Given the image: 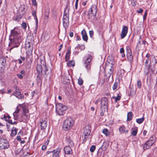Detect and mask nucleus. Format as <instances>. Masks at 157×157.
Segmentation results:
<instances>
[{"instance_id": "13d9d810", "label": "nucleus", "mask_w": 157, "mask_h": 157, "mask_svg": "<svg viewBox=\"0 0 157 157\" xmlns=\"http://www.w3.org/2000/svg\"><path fill=\"white\" fill-rule=\"evenodd\" d=\"M36 91L34 90L33 92H32V97H33L35 94H36Z\"/></svg>"}, {"instance_id": "a19ab883", "label": "nucleus", "mask_w": 157, "mask_h": 157, "mask_svg": "<svg viewBox=\"0 0 157 157\" xmlns=\"http://www.w3.org/2000/svg\"><path fill=\"white\" fill-rule=\"evenodd\" d=\"M21 26L23 29H25L27 27L26 23L25 22H23Z\"/></svg>"}, {"instance_id": "2f4dec72", "label": "nucleus", "mask_w": 157, "mask_h": 157, "mask_svg": "<svg viewBox=\"0 0 157 157\" xmlns=\"http://www.w3.org/2000/svg\"><path fill=\"white\" fill-rule=\"evenodd\" d=\"M119 131L121 133H127L128 132V130H125V128H119Z\"/></svg>"}, {"instance_id": "1a4fd4ad", "label": "nucleus", "mask_w": 157, "mask_h": 157, "mask_svg": "<svg viewBox=\"0 0 157 157\" xmlns=\"http://www.w3.org/2000/svg\"><path fill=\"white\" fill-rule=\"evenodd\" d=\"M36 69L37 71L36 79L38 82H39L41 81V78L42 76V67L41 65H38Z\"/></svg>"}, {"instance_id": "aec40b11", "label": "nucleus", "mask_w": 157, "mask_h": 157, "mask_svg": "<svg viewBox=\"0 0 157 157\" xmlns=\"http://www.w3.org/2000/svg\"><path fill=\"white\" fill-rule=\"evenodd\" d=\"M81 34L83 40L84 41L87 42L88 40V36L85 30H82L81 32Z\"/></svg>"}, {"instance_id": "2eb2a0df", "label": "nucleus", "mask_w": 157, "mask_h": 157, "mask_svg": "<svg viewBox=\"0 0 157 157\" xmlns=\"http://www.w3.org/2000/svg\"><path fill=\"white\" fill-rule=\"evenodd\" d=\"M128 30V28L127 27L124 26L123 27L121 33V36L122 39H123L126 36Z\"/></svg>"}, {"instance_id": "37998d69", "label": "nucleus", "mask_w": 157, "mask_h": 157, "mask_svg": "<svg viewBox=\"0 0 157 157\" xmlns=\"http://www.w3.org/2000/svg\"><path fill=\"white\" fill-rule=\"evenodd\" d=\"M78 0H76V2L75 3V7L76 10H77L78 8Z\"/></svg>"}, {"instance_id": "6e6d98bb", "label": "nucleus", "mask_w": 157, "mask_h": 157, "mask_svg": "<svg viewBox=\"0 0 157 157\" xmlns=\"http://www.w3.org/2000/svg\"><path fill=\"white\" fill-rule=\"evenodd\" d=\"M16 139L17 140L19 141H21V138L20 136H17L16 137Z\"/></svg>"}, {"instance_id": "338daca9", "label": "nucleus", "mask_w": 157, "mask_h": 157, "mask_svg": "<svg viewBox=\"0 0 157 157\" xmlns=\"http://www.w3.org/2000/svg\"><path fill=\"white\" fill-rule=\"evenodd\" d=\"M62 47H63V44H61L60 46V48H59V49L58 50V51H60L61 50V49L62 48Z\"/></svg>"}, {"instance_id": "e433bc0d", "label": "nucleus", "mask_w": 157, "mask_h": 157, "mask_svg": "<svg viewBox=\"0 0 157 157\" xmlns=\"http://www.w3.org/2000/svg\"><path fill=\"white\" fill-rule=\"evenodd\" d=\"M137 129H136L135 130H133L132 132V134L133 136H136L137 133Z\"/></svg>"}, {"instance_id": "20e7f679", "label": "nucleus", "mask_w": 157, "mask_h": 157, "mask_svg": "<svg viewBox=\"0 0 157 157\" xmlns=\"http://www.w3.org/2000/svg\"><path fill=\"white\" fill-rule=\"evenodd\" d=\"M92 59L91 56L89 55L85 56L83 58V63L85 68L87 70H89L90 68V63Z\"/></svg>"}, {"instance_id": "f257e3e1", "label": "nucleus", "mask_w": 157, "mask_h": 157, "mask_svg": "<svg viewBox=\"0 0 157 157\" xmlns=\"http://www.w3.org/2000/svg\"><path fill=\"white\" fill-rule=\"evenodd\" d=\"M97 12L96 6L95 5H93L89 9L88 13V18L91 21L96 20Z\"/></svg>"}, {"instance_id": "4468645a", "label": "nucleus", "mask_w": 157, "mask_h": 157, "mask_svg": "<svg viewBox=\"0 0 157 157\" xmlns=\"http://www.w3.org/2000/svg\"><path fill=\"white\" fill-rule=\"evenodd\" d=\"M15 90L13 92V95L19 99H22L23 98L24 96L21 94L19 89L17 86L15 87Z\"/></svg>"}, {"instance_id": "c9c22d12", "label": "nucleus", "mask_w": 157, "mask_h": 157, "mask_svg": "<svg viewBox=\"0 0 157 157\" xmlns=\"http://www.w3.org/2000/svg\"><path fill=\"white\" fill-rule=\"evenodd\" d=\"M137 85L138 88H140L142 86L140 80H138L137 82Z\"/></svg>"}, {"instance_id": "864d4df0", "label": "nucleus", "mask_w": 157, "mask_h": 157, "mask_svg": "<svg viewBox=\"0 0 157 157\" xmlns=\"http://www.w3.org/2000/svg\"><path fill=\"white\" fill-rule=\"evenodd\" d=\"M120 52L121 54L124 53V50L123 48H121L120 50Z\"/></svg>"}, {"instance_id": "393cba45", "label": "nucleus", "mask_w": 157, "mask_h": 157, "mask_svg": "<svg viewBox=\"0 0 157 157\" xmlns=\"http://www.w3.org/2000/svg\"><path fill=\"white\" fill-rule=\"evenodd\" d=\"M71 50H68L67 51L66 53L65 56V60L66 61H67L69 59V57L70 55Z\"/></svg>"}, {"instance_id": "c85d7f7f", "label": "nucleus", "mask_w": 157, "mask_h": 157, "mask_svg": "<svg viewBox=\"0 0 157 157\" xmlns=\"http://www.w3.org/2000/svg\"><path fill=\"white\" fill-rule=\"evenodd\" d=\"M17 130H16V128H15L14 129L13 128L11 130V133L10 134V136H11L13 137L17 133Z\"/></svg>"}, {"instance_id": "9b49d317", "label": "nucleus", "mask_w": 157, "mask_h": 157, "mask_svg": "<svg viewBox=\"0 0 157 157\" xmlns=\"http://www.w3.org/2000/svg\"><path fill=\"white\" fill-rule=\"evenodd\" d=\"M33 37L31 36H27L25 42L26 48H30V49H32V48H31L33 46Z\"/></svg>"}, {"instance_id": "603ef678", "label": "nucleus", "mask_w": 157, "mask_h": 157, "mask_svg": "<svg viewBox=\"0 0 157 157\" xmlns=\"http://www.w3.org/2000/svg\"><path fill=\"white\" fill-rule=\"evenodd\" d=\"M143 11L142 9L141 8H140L139 10H137V12L139 13H141Z\"/></svg>"}, {"instance_id": "3c124183", "label": "nucleus", "mask_w": 157, "mask_h": 157, "mask_svg": "<svg viewBox=\"0 0 157 157\" xmlns=\"http://www.w3.org/2000/svg\"><path fill=\"white\" fill-rule=\"evenodd\" d=\"M148 140L149 141L151 142V141H152L153 142V143H154L155 142V141L153 140V136L151 137L150 139Z\"/></svg>"}, {"instance_id": "4d7b16f0", "label": "nucleus", "mask_w": 157, "mask_h": 157, "mask_svg": "<svg viewBox=\"0 0 157 157\" xmlns=\"http://www.w3.org/2000/svg\"><path fill=\"white\" fill-rule=\"evenodd\" d=\"M43 66L45 68V69H46V71H48V70L47 69V68H46V66L45 65V62L44 61H43Z\"/></svg>"}, {"instance_id": "0eeeda50", "label": "nucleus", "mask_w": 157, "mask_h": 157, "mask_svg": "<svg viewBox=\"0 0 157 157\" xmlns=\"http://www.w3.org/2000/svg\"><path fill=\"white\" fill-rule=\"evenodd\" d=\"M69 14L65 12L64 13L63 19V25L65 29L67 28L69 24Z\"/></svg>"}, {"instance_id": "f704fd0d", "label": "nucleus", "mask_w": 157, "mask_h": 157, "mask_svg": "<svg viewBox=\"0 0 157 157\" xmlns=\"http://www.w3.org/2000/svg\"><path fill=\"white\" fill-rule=\"evenodd\" d=\"M13 113V116L14 119L15 120L18 119L20 116L18 115V113Z\"/></svg>"}, {"instance_id": "a18cd8bd", "label": "nucleus", "mask_w": 157, "mask_h": 157, "mask_svg": "<svg viewBox=\"0 0 157 157\" xmlns=\"http://www.w3.org/2000/svg\"><path fill=\"white\" fill-rule=\"evenodd\" d=\"M10 116H8V117H7L5 115H4L3 117V119H5L6 121H7L8 120H9V119L10 118Z\"/></svg>"}, {"instance_id": "c03bdc74", "label": "nucleus", "mask_w": 157, "mask_h": 157, "mask_svg": "<svg viewBox=\"0 0 157 157\" xmlns=\"http://www.w3.org/2000/svg\"><path fill=\"white\" fill-rule=\"evenodd\" d=\"M47 146L48 145H47V144H45L43 145L42 147V148H41L43 150H44L45 149L47 148Z\"/></svg>"}, {"instance_id": "8fccbe9b", "label": "nucleus", "mask_w": 157, "mask_h": 157, "mask_svg": "<svg viewBox=\"0 0 157 157\" xmlns=\"http://www.w3.org/2000/svg\"><path fill=\"white\" fill-rule=\"evenodd\" d=\"M32 3L33 5L34 6H36L37 3L36 0H32Z\"/></svg>"}, {"instance_id": "ea45409f", "label": "nucleus", "mask_w": 157, "mask_h": 157, "mask_svg": "<svg viewBox=\"0 0 157 157\" xmlns=\"http://www.w3.org/2000/svg\"><path fill=\"white\" fill-rule=\"evenodd\" d=\"M121 97L119 95H118L117 97H116L115 102H117L118 101L120 100Z\"/></svg>"}, {"instance_id": "9d476101", "label": "nucleus", "mask_w": 157, "mask_h": 157, "mask_svg": "<svg viewBox=\"0 0 157 157\" xmlns=\"http://www.w3.org/2000/svg\"><path fill=\"white\" fill-rule=\"evenodd\" d=\"M106 68L107 71H106L105 75L107 78H109L113 73V65L111 64L109 66H106Z\"/></svg>"}, {"instance_id": "79ce46f5", "label": "nucleus", "mask_w": 157, "mask_h": 157, "mask_svg": "<svg viewBox=\"0 0 157 157\" xmlns=\"http://www.w3.org/2000/svg\"><path fill=\"white\" fill-rule=\"evenodd\" d=\"M89 34L90 36L92 38L94 35V32L92 30H90L89 31Z\"/></svg>"}, {"instance_id": "a211bd4d", "label": "nucleus", "mask_w": 157, "mask_h": 157, "mask_svg": "<svg viewBox=\"0 0 157 157\" xmlns=\"http://www.w3.org/2000/svg\"><path fill=\"white\" fill-rule=\"evenodd\" d=\"M153 144L154 143H153V142L152 141L151 142L148 140L144 144V146L143 148L144 150H145L149 149Z\"/></svg>"}, {"instance_id": "39448f33", "label": "nucleus", "mask_w": 157, "mask_h": 157, "mask_svg": "<svg viewBox=\"0 0 157 157\" xmlns=\"http://www.w3.org/2000/svg\"><path fill=\"white\" fill-rule=\"evenodd\" d=\"M10 147L9 144L5 139L0 137V149H6Z\"/></svg>"}, {"instance_id": "0e129e2a", "label": "nucleus", "mask_w": 157, "mask_h": 157, "mask_svg": "<svg viewBox=\"0 0 157 157\" xmlns=\"http://www.w3.org/2000/svg\"><path fill=\"white\" fill-rule=\"evenodd\" d=\"M69 36L70 37H72L73 36V33L72 32H70L69 33Z\"/></svg>"}, {"instance_id": "423d86ee", "label": "nucleus", "mask_w": 157, "mask_h": 157, "mask_svg": "<svg viewBox=\"0 0 157 157\" xmlns=\"http://www.w3.org/2000/svg\"><path fill=\"white\" fill-rule=\"evenodd\" d=\"M74 124V121L71 118H68L64 122L63 128H71L72 127Z\"/></svg>"}, {"instance_id": "7c9ffc66", "label": "nucleus", "mask_w": 157, "mask_h": 157, "mask_svg": "<svg viewBox=\"0 0 157 157\" xmlns=\"http://www.w3.org/2000/svg\"><path fill=\"white\" fill-rule=\"evenodd\" d=\"M144 120V117L141 118H138L136 119V122L138 124H141L142 123Z\"/></svg>"}, {"instance_id": "6e6552de", "label": "nucleus", "mask_w": 157, "mask_h": 157, "mask_svg": "<svg viewBox=\"0 0 157 157\" xmlns=\"http://www.w3.org/2000/svg\"><path fill=\"white\" fill-rule=\"evenodd\" d=\"M101 109L104 110V111H107L108 109V100L105 97L103 98L101 102Z\"/></svg>"}, {"instance_id": "cd10ccee", "label": "nucleus", "mask_w": 157, "mask_h": 157, "mask_svg": "<svg viewBox=\"0 0 157 157\" xmlns=\"http://www.w3.org/2000/svg\"><path fill=\"white\" fill-rule=\"evenodd\" d=\"M103 133L106 136H108L109 135L110 132L108 129L105 128L103 129Z\"/></svg>"}, {"instance_id": "bb28decb", "label": "nucleus", "mask_w": 157, "mask_h": 157, "mask_svg": "<svg viewBox=\"0 0 157 157\" xmlns=\"http://www.w3.org/2000/svg\"><path fill=\"white\" fill-rule=\"evenodd\" d=\"M22 119H21L22 121H27L29 118V116L28 115L23 114L22 116H21Z\"/></svg>"}, {"instance_id": "774afa93", "label": "nucleus", "mask_w": 157, "mask_h": 157, "mask_svg": "<svg viewBox=\"0 0 157 157\" xmlns=\"http://www.w3.org/2000/svg\"><path fill=\"white\" fill-rule=\"evenodd\" d=\"M147 131L145 130H144L143 132V134L144 136H145L146 134Z\"/></svg>"}, {"instance_id": "f3484780", "label": "nucleus", "mask_w": 157, "mask_h": 157, "mask_svg": "<svg viewBox=\"0 0 157 157\" xmlns=\"http://www.w3.org/2000/svg\"><path fill=\"white\" fill-rule=\"evenodd\" d=\"M17 30V29L15 28L11 30L10 36L12 38L15 37V36H17L18 35H20Z\"/></svg>"}, {"instance_id": "f03ea898", "label": "nucleus", "mask_w": 157, "mask_h": 157, "mask_svg": "<svg viewBox=\"0 0 157 157\" xmlns=\"http://www.w3.org/2000/svg\"><path fill=\"white\" fill-rule=\"evenodd\" d=\"M13 39L11 40V43L14 44L13 47L11 48L13 49L14 47H17L19 46L20 43L21 42L22 39L20 35H18L17 36H15V37L11 38V39Z\"/></svg>"}, {"instance_id": "c756f323", "label": "nucleus", "mask_w": 157, "mask_h": 157, "mask_svg": "<svg viewBox=\"0 0 157 157\" xmlns=\"http://www.w3.org/2000/svg\"><path fill=\"white\" fill-rule=\"evenodd\" d=\"M68 67H74L75 65V62L74 61H70L67 63Z\"/></svg>"}, {"instance_id": "dca6fc26", "label": "nucleus", "mask_w": 157, "mask_h": 157, "mask_svg": "<svg viewBox=\"0 0 157 157\" xmlns=\"http://www.w3.org/2000/svg\"><path fill=\"white\" fill-rule=\"evenodd\" d=\"M48 126L47 122L45 120H40L39 123L38 124V126L41 128H45Z\"/></svg>"}, {"instance_id": "58836bf2", "label": "nucleus", "mask_w": 157, "mask_h": 157, "mask_svg": "<svg viewBox=\"0 0 157 157\" xmlns=\"http://www.w3.org/2000/svg\"><path fill=\"white\" fill-rule=\"evenodd\" d=\"M78 83L79 85H82L83 83L82 79L81 78H79L78 80Z\"/></svg>"}, {"instance_id": "5fc2aeb1", "label": "nucleus", "mask_w": 157, "mask_h": 157, "mask_svg": "<svg viewBox=\"0 0 157 157\" xmlns=\"http://www.w3.org/2000/svg\"><path fill=\"white\" fill-rule=\"evenodd\" d=\"M17 76L20 79H22L23 78V76L21 74H18L17 75Z\"/></svg>"}, {"instance_id": "6ab92c4d", "label": "nucleus", "mask_w": 157, "mask_h": 157, "mask_svg": "<svg viewBox=\"0 0 157 157\" xmlns=\"http://www.w3.org/2000/svg\"><path fill=\"white\" fill-rule=\"evenodd\" d=\"M129 89L130 90V95L133 96L135 94V89L133 85H130L129 86Z\"/></svg>"}, {"instance_id": "473e14b6", "label": "nucleus", "mask_w": 157, "mask_h": 157, "mask_svg": "<svg viewBox=\"0 0 157 157\" xmlns=\"http://www.w3.org/2000/svg\"><path fill=\"white\" fill-rule=\"evenodd\" d=\"M118 85V84L117 82H115L113 86V89L114 90L117 89Z\"/></svg>"}, {"instance_id": "49530a36", "label": "nucleus", "mask_w": 157, "mask_h": 157, "mask_svg": "<svg viewBox=\"0 0 157 157\" xmlns=\"http://www.w3.org/2000/svg\"><path fill=\"white\" fill-rule=\"evenodd\" d=\"M20 110V109L18 108V107H17L16 110L14 111V112L13 113H18L19 112Z\"/></svg>"}, {"instance_id": "4c0bfd02", "label": "nucleus", "mask_w": 157, "mask_h": 157, "mask_svg": "<svg viewBox=\"0 0 157 157\" xmlns=\"http://www.w3.org/2000/svg\"><path fill=\"white\" fill-rule=\"evenodd\" d=\"M95 146L94 145H92L90 148V151L91 152H93L95 149Z\"/></svg>"}, {"instance_id": "4be33fe9", "label": "nucleus", "mask_w": 157, "mask_h": 157, "mask_svg": "<svg viewBox=\"0 0 157 157\" xmlns=\"http://www.w3.org/2000/svg\"><path fill=\"white\" fill-rule=\"evenodd\" d=\"M65 153L67 154H71L72 153L71 148L68 146H66L64 148Z\"/></svg>"}, {"instance_id": "b1692460", "label": "nucleus", "mask_w": 157, "mask_h": 157, "mask_svg": "<svg viewBox=\"0 0 157 157\" xmlns=\"http://www.w3.org/2000/svg\"><path fill=\"white\" fill-rule=\"evenodd\" d=\"M20 105L21 107L23 108V114H26V113L28 112V109L27 108L24 107L25 106V104H22Z\"/></svg>"}, {"instance_id": "5701e85b", "label": "nucleus", "mask_w": 157, "mask_h": 157, "mask_svg": "<svg viewBox=\"0 0 157 157\" xmlns=\"http://www.w3.org/2000/svg\"><path fill=\"white\" fill-rule=\"evenodd\" d=\"M32 15L33 16L34 19L35 20L36 25H37L38 24V21L36 15V11H33L32 12Z\"/></svg>"}, {"instance_id": "69168bd1", "label": "nucleus", "mask_w": 157, "mask_h": 157, "mask_svg": "<svg viewBox=\"0 0 157 157\" xmlns=\"http://www.w3.org/2000/svg\"><path fill=\"white\" fill-rule=\"evenodd\" d=\"M148 61H149V59H147L146 60V61L145 62V65H146L147 64H148Z\"/></svg>"}, {"instance_id": "bf43d9fd", "label": "nucleus", "mask_w": 157, "mask_h": 157, "mask_svg": "<svg viewBox=\"0 0 157 157\" xmlns=\"http://www.w3.org/2000/svg\"><path fill=\"white\" fill-rule=\"evenodd\" d=\"M4 89H2L1 90H0V92H1V93L2 94H4L5 93V92L4 91Z\"/></svg>"}, {"instance_id": "7ed1b4c3", "label": "nucleus", "mask_w": 157, "mask_h": 157, "mask_svg": "<svg viewBox=\"0 0 157 157\" xmlns=\"http://www.w3.org/2000/svg\"><path fill=\"white\" fill-rule=\"evenodd\" d=\"M67 109V107L61 103H58L56 105V111L59 115L63 114V112Z\"/></svg>"}, {"instance_id": "e2e57ef3", "label": "nucleus", "mask_w": 157, "mask_h": 157, "mask_svg": "<svg viewBox=\"0 0 157 157\" xmlns=\"http://www.w3.org/2000/svg\"><path fill=\"white\" fill-rule=\"evenodd\" d=\"M22 17V16L21 15V14H20V15H19L18 16H17V18H18V19H21Z\"/></svg>"}, {"instance_id": "052dcab7", "label": "nucleus", "mask_w": 157, "mask_h": 157, "mask_svg": "<svg viewBox=\"0 0 157 157\" xmlns=\"http://www.w3.org/2000/svg\"><path fill=\"white\" fill-rule=\"evenodd\" d=\"M25 71L24 70H21L20 72V73L21 75H24L25 73Z\"/></svg>"}, {"instance_id": "09e8293b", "label": "nucleus", "mask_w": 157, "mask_h": 157, "mask_svg": "<svg viewBox=\"0 0 157 157\" xmlns=\"http://www.w3.org/2000/svg\"><path fill=\"white\" fill-rule=\"evenodd\" d=\"M106 111H104V110L101 109V111L100 112V115L101 116H103L104 115V113Z\"/></svg>"}, {"instance_id": "412c9836", "label": "nucleus", "mask_w": 157, "mask_h": 157, "mask_svg": "<svg viewBox=\"0 0 157 157\" xmlns=\"http://www.w3.org/2000/svg\"><path fill=\"white\" fill-rule=\"evenodd\" d=\"M60 150V148H57L53 151L52 153H54L52 155V157H59Z\"/></svg>"}, {"instance_id": "72a5a7b5", "label": "nucleus", "mask_w": 157, "mask_h": 157, "mask_svg": "<svg viewBox=\"0 0 157 157\" xmlns=\"http://www.w3.org/2000/svg\"><path fill=\"white\" fill-rule=\"evenodd\" d=\"M103 145H102L101 147L99 148V151L98 152V157H100V156L101 155V150H102L103 148Z\"/></svg>"}, {"instance_id": "f8f14e48", "label": "nucleus", "mask_w": 157, "mask_h": 157, "mask_svg": "<svg viewBox=\"0 0 157 157\" xmlns=\"http://www.w3.org/2000/svg\"><path fill=\"white\" fill-rule=\"evenodd\" d=\"M127 52V59L129 62H131L133 60V56L131 52V50L129 46H127L126 48Z\"/></svg>"}, {"instance_id": "de8ad7c7", "label": "nucleus", "mask_w": 157, "mask_h": 157, "mask_svg": "<svg viewBox=\"0 0 157 157\" xmlns=\"http://www.w3.org/2000/svg\"><path fill=\"white\" fill-rule=\"evenodd\" d=\"M147 15V12L146 11L144 14V17H143V19L144 20H145L146 19V17Z\"/></svg>"}, {"instance_id": "680f3d73", "label": "nucleus", "mask_w": 157, "mask_h": 157, "mask_svg": "<svg viewBox=\"0 0 157 157\" xmlns=\"http://www.w3.org/2000/svg\"><path fill=\"white\" fill-rule=\"evenodd\" d=\"M101 101V100L100 99H98L95 102V103L96 104H97L99 102H100Z\"/></svg>"}, {"instance_id": "a878e982", "label": "nucleus", "mask_w": 157, "mask_h": 157, "mask_svg": "<svg viewBox=\"0 0 157 157\" xmlns=\"http://www.w3.org/2000/svg\"><path fill=\"white\" fill-rule=\"evenodd\" d=\"M132 113L131 112H129L127 114V119L129 121L132 120Z\"/></svg>"}, {"instance_id": "ddd939ff", "label": "nucleus", "mask_w": 157, "mask_h": 157, "mask_svg": "<svg viewBox=\"0 0 157 157\" xmlns=\"http://www.w3.org/2000/svg\"><path fill=\"white\" fill-rule=\"evenodd\" d=\"M91 130L89 128H84L83 134L84 135V139L83 140L86 141L88 137L90 138L91 137L90 135Z\"/></svg>"}]
</instances>
